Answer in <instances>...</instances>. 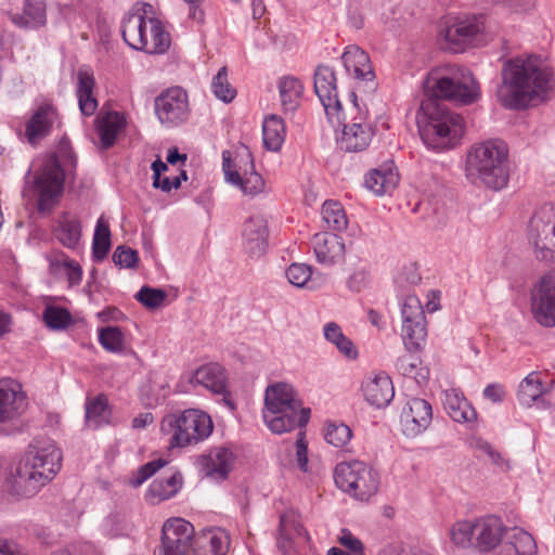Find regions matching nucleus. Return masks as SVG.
I'll list each match as a JSON object with an SVG mask.
<instances>
[{
    "label": "nucleus",
    "mask_w": 555,
    "mask_h": 555,
    "mask_svg": "<svg viewBox=\"0 0 555 555\" xmlns=\"http://www.w3.org/2000/svg\"><path fill=\"white\" fill-rule=\"evenodd\" d=\"M230 535L222 528H211L195 538L193 555H228Z\"/></svg>",
    "instance_id": "obj_29"
},
{
    "label": "nucleus",
    "mask_w": 555,
    "mask_h": 555,
    "mask_svg": "<svg viewBox=\"0 0 555 555\" xmlns=\"http://www.w3.org/2000/svg\"><path fill=\"white\" fill-rule=\"evenodd\" d=\"M401 336L409 352L418 351L427 336L426 319L403 321Z\"/></svg>",
    "instance_id": "obj_41"
},
{
    "label": "nucleus",
    "mask_w": 555,
    "mask_h": 555,
    "mask_svg": "<svg viewBox=\"0 0 555 555\" xmlns=\"http://www.w3.org/2000/svg\"><path fill=\"white\" fill-rule=\"evenodd\" d=\"M42 318L52 330H64L73 322L72 314L66 308L52 305L46 306Z\"/></svg>",
    "instance_id": "obj_50"
},
{
    "label": "nucleus",
    "mask_w": 555,
    "mask_h": 555,
    "mask_svg": "<svg viewBox=\"0 0 555 555\" xmlns=\"http://www.w3.org/2000/svg\"><path fill=\"white\" fill-rule=\"evenodd\" d=\"M443 408L447 414L457 423L472 424L477 420V412L460 389L451 388L443 392Z\"/></svg>",
    "instance_id": "obj_30"
},
{
    "label": "nucleus",
    "mask_w": 555,
    "mask_h": 555,
    "mask_svg": "<svg viewBox=\"0 0 555 555\" xmlns=\"http://www.w3.org/2000/svg\"><path fill=\"white\" fill-rule=\"evenodd\" d=\"M369 274L364 269L354 270L347 279V287L352 292H361L367 284Z\"/></svg>",
    "instance_id": "obj_62"
},
{
    "label": "nucleus",
    "mask_w": 555,
    "mask_h": 555,
    "mask_svg": "<svg viewBox=\"0 0 555 555\" xmlns=\"http://www.w3.org/2000/svg\"><path fill=\"white\" fill-rule=\"evenodd\" d=\"M324 338L336 346L338 351L348 359L358 357L357 348L353 343L345 336L341 327L336 322H328L323 327Z\"/></svg>",
    "instance_id": "obj_43"
},
{
    "label": "nucleus",
    "mask_w": 555,
    "mask_h": 555,
    "mask_svg": "<svg viewBox=\"0 0 555 555\" xmlns=\"http://www.w3.org/2000/svg\"><path fill=\"white\" fill-rule=\"evenodd\" d=\"M94 78L87 70L78 72L77 98L80 112L85 116H91L98 108V101L93 95Z\"/></svg>",
    "instance_id": "obj_37"
},
{
    "label": "nucleus",
    "mask_w": 555,
    "mask_h": 555,
    "mask_svg": "<svg viewBox=\"0 0 555 555\" xmlns=\"http://www.w3.org/2000/svg\"><path fill=\"white\" fill-rule=\"evenodd\" d=\"M362 391L366 402L377 409L387 406L395 396L392 382L385 374H377L364 380Z\"/></svg>",
    "instance_id": "obj_28"
},
{
    "label": "nucleus",
    "mask_w": 555,
    "mask_h": 555,
    "mask_svg": "<svg viewBox=\"0 0 555 555\" xmlns=\"http://www.w3.org/2000/svg\"><path fill=\"white\" fill-rule=\"evenodd\" d=\"M544 391L545 388L539 373L532 372L520 382L517 397L520 404L530 406Z\"/></svg>",
    "instance_id": "obj_44"
},
{
    "label": "nucleus",
    "mask_w": 555,
    "mask_h": 555,
    "mask_svg": "<svg viewBox=\"0 0 555 555\" xmlns=\"http://www.w3.org/2000/svg\"><path fill=\"white\" fill-rule=\"evenodd\" d=\"M182 486V476L175 472L168 476L156 478L147 490V498L152 503L168 500L176 495Z\"/></svg>",
    "instance_id": "obj_34"
},
{
    "label": "nucleus",
    "mask_w": 555,
    "mask_h": 555,
    "mask_svg": "<svg viewBox=\"0 0 555 555\" xmlns=\"http://www.w3.org/2000/svg\"><path fill=\"white\" fill-rule=\"evenodd\" d=\"M99 341L107 351L121 352L124 349L125 336L119 327L107 326L100 330Z\"/></svg>",
    "instance_id": "obj_51"
},
{
    "label": "nucleus",
    "mask_w": 555,
    "mask_h": 555,
    "mask_svg": "<svg viewBox=\"0 0 555 555\" xmlns=\"http://www.w3.org/2000/svg\"><path fill=\"white\" fill-rule=\"evenodd\" d=\"M212 429L214 424L210 416L196 409L168 414L160 423V431L168 437L169 448L197 444L207 439Z\"/></svg>",
    "instance_id": "obj_9"
},
{
    "label": "nucleus",
    "mask_w": 555,
    "mask_h": 555,
    "mask_svg": "<svg viewBox=\"0 0 555 555\" xmlns=\"http://www.w3.org/2000/svg\"><path fill=\"white\" fill-rule=\"evenodd\" d=\"M396 367L400 374L416 379L421 373V360L417 356L410 353L399 357Z\"/></svg>",
    "instance_id": "obj_54"
},
{
    "label": "nucleus",
    "mask_w": 555,
    "mask_h": 555,
    "mask_svg": "<svg viewBox=\"0 0 555 555\" xmlns=\"http://www.w3.org/2000/svg\"><path fill=\"white\" fill-rule=\"evenodd\" d=\"M167 464L166 460L158 459L142 465L131 477L130 485L139 487Z\"/></svg>",
    "instance_id": "obj_57"
},
{
    "label": "nucleus",
    "mask_w": 555,
    "mask_h": 555,
    "mask_svg": "<svg viewBox=\"0 0 555 555\" xmlns=\"http://www.w3.org/2000/svg\"><path fill=\"white\" fill-rule=\"evenodd\" d=\"M485 30L483 15H463L448 20L439 31L444 49L462 52Z\"/></svg>",
    "instance_id": "obj_13"
},
{
    "label": "nucleus",
    "mask_w": 555,
    "mask_h": 555,
    "mask_svg": "<svg viewBox=\"0 0 555 555\" xmlns=\"http://www.w3.org/2000/svg\"><path fill=\"white\" fill-rule=\"evenodd\" d=\"M341 61L349 75L358 80L373 83L375 75L371 66L370 57L364 50L356 46H350L341 55Z\"/></svg>",
    "instance_id": "obj_31"
},
{
    "label": "nucleus",
    "mask_w": 555,
    "mask_h": 555,
    "mask_svg": "<svg viewBox=\"0 0 555 555\" xmlns=\"http://www.w3.org/2000/svg\"><path fill=\"white\" fill-rule=\"evenodd\" d=\"M111 247V231L107 221L100 217L96 221L93 242L92 255L96 260H102L108 253Z\"/></svg>",
    "instance_id": "obj_47"
},
{
    "label": "nucleus",
    "mask_w": 555,
    "mask_h": 555,
    "mask_svg": "<svg viewBox=\"0 0 555 555\" xmlns=\"http://www.w3.org/2000/svg\"><path fill=\"white\" fill-rule=\"evenodd\" d=\"M476 450L489 456L491 462L500 467H509L508 462L498 452L488 441L477 439L475 441Z\"/></svg>",
    "instance_id": "obj_60"
},
{
    "label": "nucleus",
    "mask_w": 555,
    "mask_h": 555,
    "mask_svg": "<svg viewBox=\"0 0 555 555\" xmlns=\"http://www.w3.org/2000/svg\"><path fill=\"white\" fill-rule=\"evenodd\" d=\"M498 100L509 109H526L545 99L553 88L554 72L537 54L517 55L503 62Z\"/></svg>",
    "instance_id": "obj_1"
},
{
    "label": "nucleus",
    "mask_w": 555,
    "mask_h": 555,
    "mask_svg": "<svg viewBox=\"0 0 555 555\" xmlns=\"http://www.w3.org/2000/svg\"><path fill=\"white\" fill-rule=\"evenodd\" d=\"M243 242L245 250L251 257H260L268 245V224L262 216H251L243 227Z\"/></svg>",
    "instance_id": "obj_25"
},
{
    "label": "nucleus",
    "mask_w": 555,
    "mask_h": 555,
    "mask_svg": "<svg viewBox=\"0 0 555 555\" xmlns=\"http://www.w3.org/2000/svg\"><path fill=\"white\" fill-rule=\"evenodd\" d=\"M60 158H68L73 162L68 140L64 139L60 142L57 154L46 158L34 179L33 188L38 196L39 210L50 209L62 194L65 175Z\"/></svg>",
    "instance_id": "obj_10"
},
{
    "label": "nucleus",
    "mask_w": 555,
    "mask_h": 555,
    "mask_svg": "<svg viewBox=\"0 0 555 555\" xmlns=\"http://www.w3.org/2000/svg\"><path fill=\"white\" fill-rule=\"evenodd\" d=\"M85 408L86 424L88 427L96 429L103 425L109 424L112 412L105 396L99 395L93 399L87 400Z\"/></svg>",
    "instance_id": "obj_39"
},
{
    "label": "nucleus",
    "mask_w": 555,
    "mask_h": 555,
    "mask_svg": "<svg viewBox=\"0 0 555 555\" xmlns=\"http://www.w3.org/2000/svg\"><path fill=\"white\" fill-rule=\"evenodd\" d=\"M143 12H128L121 21V35L124 41L132 49L149 54H164L170 47V35L165 30L162 22L156 17H146V8Z\"/></svg>",
    "instance_id": "obj_8"
},
{
    "label": "nucleus",
    "mask_w": 555,
    "mask_h": 555,
    "mask_svg": "<svg viewBox=\"0 0 555 555\" xmlns=\"http://www.w3.org/2000/svg\"><path fill=\"white\" fill-rule=\"evenodd\" d=\"M486 399L493 403H501L505 398V389L501 384H489L482 391Z\"/></svg>",
    "instance_id": "obj_63"
},
{
    "label": "nucleus",
    "mask_w": 555,
    "mask_h": 555,
    "mask_svg": "<svg viewBox=\"0 0 555 555\" xmlns=\"http://www.w3.org/2000/svg\"><path fill=\"white\" fill-rule=\"evenodd\" d=\"M475 548L488 555H537L533 537L524 529L506 531L498 516L475 519Z\"/></svg>",
    "instance_id": "obj_3"
},
{
    "label": "nucleus",
    "mask_w": 555,
    "mask_h": 555,
    "mask_svg": "<svg viewBox=\"0 0 555 555\" xmlns=\"http://www.w3.org/2000/svg\"><path fill=\"white\" fill-rule=\"evenodd\" d=\"M11 22L23 29H37L47 23L46 3L43 0H24L22 8L7 11Z\"/></svg>",
    "instance_id": "obj_23"
},
{
    "label": "nucleus",
    "mask_w": 555,
    "mask_h": 555,
    "mask_svg": "<svg viewBox=\"0 0 555 555\" xmlns=\"http://www.w3.org/2000/svg\"><path fill=\"white\" fill-rule=\"evenodd\" d=\"M192 380L222 396V402L230 411L235 410V403L227 388V373L219 363H207L199 366L193 374Z\"/></svg>",
    "instance_id": "obj_21"
},
{
    "label": "nucleus",
    "mask_w": 555,
    "mask_h": 555,
    "mask_svg": "<svg viewBox=\"0 0 555 555\" xmlns=\"http://www.w3.org/2000/svg\"><path fill=\"white\" fill-rule=\"evenodd\" d=\"M374 137L373 126L360 124H344L341 135L337 142L339 149L346 152H362L371 143Z\"/></svg>",
    "instance_id": "obj_32"
},
{
    "label": "nucleus",
    "mask_w": 555,
    "mask_h": 555,
    "mask_svg": "<svg viewBox=\"0 0 555 555\" xmlns=\"http://www.w3.org/2000/svg\"><path fill=\"white\" fill-rule=\"evenodd\" d=\"M551 238H555V204H544L534 211L528 225V240L534 246L537 259H552L553 250L547 244Z\"/></svg>",
    "instance_id": "obj_14"
},
{
    "label": "nucleus",
    "mask_w": 555,
    "mask_h": 555,
    "mask_svg": "<svg viewBox=\"0 0 555 555\" xmlns=\"http://www.w3.org/2000/svg\"><path fill=\"white\" fill-rule=\"evenodd\" d=\"M57 117L56 109L44 104L39 106L25 126V135L31 145H36L43 138L50 134L53 124Z\"/></svg>",
    "instance_id": "obj_27"
},
{
    "label": "nucleus",
    "mask_w": 555,
    "mask_h": 555,
    "mask_svg": "<svg viewBox=\"0 0 555 555\" xmlns=\"http://www.w3.org/2000/svg\"><path fill=\"white\" fill-rule=\"evenodd\" d=\"M336 486L359 501H367L379 488L376 470L361 461L341 462L334 470Z\"/></svg>",
    "instance_id": "obj_11"
},
{
    "label": "nucleus",
    "mask_w": 555,
    "mask_h": 555,
    "mask_svg": "<svg viewBox=\"0 0 555 555\" xmlns=\"http://www.w3.org/2000/svg\"><path fill=\"white\" fill-rule=\"evenodd\" d=\"M425 93L435 99L470 104L480 95L479 85L470 70L460 66L433 69L424 82Z\"/></svg>",
    "instance_id": "obj_7"
},
{
    "label": "nucleus",
    "mask_w": 555,
    "mask_h": 555,
    "mask_svg": "<svg viewBox=\"0 0 555 555\" xmlns=\"http://www.w3.org/2000/svg\"><path fill=\"white\" fill-rule=\"evenodd\" d=\"M56 240L66 248L76 249L81 238V224L78 218L65 214L54 230Z\"/></svg>",
    "instance_id": "obj_36"
},
{
    "label": "nucleus",
    "mask_w": 555,
    "mask_h": 555,
    "mask_svg": "<svg viewBox=\"0 0 555 555\" xmlns=\"http://www.w3.org/2000/svg\"><path fill=\"white\" fill-rule=\"evenodd\" d=\"M339 543L346 547L352 555H364V545L360 539L354 537L349 530L344 529L339 537Z\"/></svg>",
    "instance_id": "obj_61"
},
{
    "label": "nucleus",
    "mask_w": 555,
    "mask_h": 555,
    "mask_svg": "<svg viewBox=\"0 0 555 555\" xmlns=\"http://www.w3.org/2000/svg\"><path fill=\"white\" fill-rule=\"evenodd\" d=\"M465 173L473 183H482L499 191L509 179L508 149L498 140H488L470 147L466 157Z\"/></svg>",
    "instance_id": "obj_4"
},
{
    "label": "nucleus",
    "mask_w": 555,
    "mask_h": 555,
    "mask_svg": "<svg viewBox=\"0 0 555 555\" xmlns=\"http://www.w3.org/2000/svg\"><path fill=\"white\" fill-rule=\"evenodd\" d=\"M285 125L281 117L271 115L263 120L262 140L267 150L278 152L285 140Z\"/></svg>",
    "instance_id": "obj_40"
},
{
    "label": "nucleus",
    "mask_w": 555,
    "mask_h": 555,
    "mask_svg": "<svg viewBox=\"0 0 555 555\" xmlns=\"http://www.w3.org/2000/svg\"><path fill=\"white\" fill-rule=\"evenodd\" d=\"M296 453H297V461H298L299 467L302 470H307L308 447H307V442L305 441V435L302 431L298 433V438L296 441Z\"/></svg>",
    "instance_id": "obj_64"
},
{
    "label": "nucleus",
    "mask_w": 555,
    "mask_h": 555,
    "mask_svg": "<svg viewBox=\"0 0 555 555\" xmlns=\"http://www.w3.org/2000/svg\"><path fill=\"white\" fill-rule=\"evenodd\" d=\"M417 126L423 142L441 151L453 147L464 134V119L434 100L422 103Z\"/></svg>",
    "instance_id": "obj_6"
},
{
    "label": "nucleus",
    "mask_w": 555,
    "mask_h": 555,
    "mask_svg": "<svg viewBox=\"0 0 555 555\" xmlns=\"http://www.w3.org/2000/svg\"><path fill=\"white\" fill-rule=\"evenodd\" d=\"M322 220L332 231H344L348 225V218L343 205L336 201H326L322 206Z\"/></svg>",
    "instance_id": "obj_46"
},
{
    "label": "nucleus",
    "mask_w": 555,
    "mask_h": 555,
    "mask_svg": "<svg viewBox=\"0 0 555 555\" xmlns=\"http://www.w3.org/2000/svg\"><path fill=\"white\" fill-rule=\"evenodd\" d=\"M431 404L421 398H411L402 408L400 425L406 438H415L423 434L431 424Z\"/></svg>",
    "instance_id": "obj_18"
},
{
    "label": "nucleus",
    "mask_w": 555,
    "mask_h": 555,
    "mask_svg": "<svg viewBox=\"0 0 555 555\" xmlns=\"http://www.w3.org/2000/svg\"><path fill=\"white\" fill-rule=\"evenodd\" d=\"M449 537L459 548L475 547V520H457L450 530Z\"/></svg>",
    "instance_id": "obj_45"
},
{
    "label": "nucleus",
    "mask_w": 555,
    "mask_h": 555,
    "mask_svg": "<svg viewBox=\"0 0 555 555\" xmlns=\"http://www.w3.org/2000/svg\"><path fill=\"white\" fill-rule=\"evenodd\" d=\"M211 91L217 99L224 103L232 102L236 96V90L228 79V68L221 67L211 81Z\"/></svg>",
    "instance_id": "obj_49"
},
{
    "label": "nucleus",
    "mask_w": 555,
    "mask_h": 555,
    "mask_svg": "<svg viewBox=\"0 0 555 555\" xmlns=\"http://www.w3.org/2000/svg\"><path fill=\"white\" fill-rule=\"evenodd\" d=\"M534 319L543 326H555V275H544L531 297Z\"/></svg>",
    "instance_id": "obj_19"
},
{
    "label": "nucleus",
    "mask_w": 555,
    "mask_h": 555,
    "mask_svg": "<svg viewBox=\"0 0 555 555\" xmlns=\"http://www.w3.org/2000/svg\"><path fill=\"white\" fill-rule=\"evenodd\" d=\"M288 282L296 287L317 289L326 282V276L313 273L312 268L306 263H292L286 270Z\"/></svg>",
    "instance_id": "obj_35"
},
{
    "label": "nucleus",
    "mask_w": 555,
    "mask_h": 555,
    "mask_svg": "<svg viewBox=\"0 0 555 555\" xmlns=\"http://www.w3.org/2000/svg\"><path fill=\"white\" fill-rule=\"evenodd\" d=\"M347 17L349 24L361 29L364 25L363 5L361 0H350L347 5Z\"/></svg>",
    "instance_id": "obj_59"
},
{
    "label": "nucleus",
    "mask_w": 555,
    "mask_h": 555,
    "mask_svg": "<svg viewBox=\"0 0 555 555\" xmlns=\"http://www.w3.org/2000/svg\"><path fill=\"white\" fill-rule=\"evenodd\" d=\"M399 183V173L392 160L371 169L364 177V186L375 195L390 194Z\"/></svg>",
    "instance_id": "obj_24"
},
{
    "label": "nucleus",
    "mask_w": 555,
    "mask_h": 555,
    "mask_svg": "<svg viewBox=\"0 0 555 555\" xmlns=\"http://www.w3.org/2000/svg\"><path fill=\"white\" fill-rule=\"evenodd\" d=\"M249 163L250 172H245L244 176H241L231 159L230 151L222 152V169L225 181L240 188L244 194L255 196L264 190V180L254 170L253 159Z\"/></svg>",
    "instance_id": "obj_22"
},
{
    "label": "nucleus",
    "mask_w": 555,
    "mask_h": 555,
    "mask_svg": "<svg viewBox=\"0 0 555 555\" xmlns=\"http://www.w3.org/2000/svg\"><path fill=\"white\" fill-rule=\"evenodd\" d=\"M402 322L426 319L421 300L415 295H408L401 308Z\"/></svg>",
    "instance_id": "obj_56"
},
{
    "label": "nucleus",
    "mask_w": 555,
    "mask_h": 555,
    "mask_svg": "<svg viewBox=\"0 0 555 555\" xmlns=\"http://www.w3.org/2000/svg\"><path fill=\"white\" fill-rule=\"evenodd\" d=\"M194 543L193 525L183 518H169L163 525L160 544L154 555H190Z\"/></svg>",
    "instance_id": "obj_15"
},
{
    "label": "nucleus",
    "mask_w": 555,
    "mask_h": 555,
    "mask_svg": "<svg viewBox=\"0 0 555 555\" xmlns=\"http://www.w3.org/2000/svg\"><path fill=\"white\" fill-rule=\"evenodd\" d=\"M310 416V409L302 408L294 387L288 383H275L266 389L262 417L274 434H283L304 427Z\"/></svg>",
    "instance_id": "obj_5"
},
{
    "label": "nucleus",
    "mask_w": 555,
    "mask_h": 555,
    "mask_svg": "<svg viewBox=\"0 0 555 555\" xmlns=\"http://www.w3.org/2000/svg\"><path fill=\"white\" fill-rule=\"evenodd\" d=\"M233 460V453L229 449L216 447L199 457L198 465L205 476L214 479H224L231 469Z\"/></svg>",
    "instance_id": "obj_26"
},
{
    "label": "nucleus",
    "mask_w": 555,
    "mask_h": 555,
    "mask_svg": "<svg viewBox=\"0 0 555 555\" xmlns=\"http://www.w3.org/2000/svg\"><path fill=\"white\" fill-rule=\"evenodd\" d=\"M280 531L282 534H289L293 537H301L306 534L305 528L301 525L298 515L293 512H285L280 517Z\"/></svg>",
    "instance_id": "obj_55"
},
{
    "label": "nucleus",
    "mask_w": 555,
    "mask_h": 555,
    "mask_svg": "<svg viewBox=\"0 0 555 555\" xmlns=\"http://www.w3.org/2000/svg\"><path fill=\"white\" fill-rule=\"evenodd\" d=\"M167 293L160 288L143 286L135 295V299L149 309H157L163 306Z\"/></svg>",
    "instance_id": "obj_53"
},
{
    "label": "nucleus",
    "mask_w": 555,
    "mask_h": 555,
    "mask_svg": "<svg viewBox=\"0 0 555 555\" xmlns=\"http://www.w3.org/2000/svg\"><path fill=\"white\" fill-rule=\"evenodd\" d=\"M279 92L284 112H295L300 104L304 86L298 78L283 77L279 81Z\"/></svg>",
    "instance_id": "obj_38"
},
{
    "label": "nucleus",
    "mask_w": 555,
    "mask_h": 555,
    "mask_svg": "<svg viewBox=\"0 0 555 555\" xmlns=\"http://www.w3.org/2000/svg\"><path fill=\"white\" fill-rule=\"evenodd\" d=\"M311 246L318 263L325 268H331L345 261L344 241L334 233L320 232L314 234L311 240Z\"/></svg>",
    "instance_id": "obj_20"
},
{
    "label": "nucleus",
    "mask_w": 555,
    "mask_h": 555,
    "mask_svg": "<svg viewBox=\"0 0 555 555\" xmlns=\"http://www.w3.org/2000/svg\"><path fill=\"white\" fill-rule=\"evenodd\" d=\"M314 91L331 124L340 122L341 103L338 100L336 76L332 67L320 65L314 73Z\"/></svg>",
    "instance_id": "obj_17"
},
{
    "label": "nucleus",
    "mask_w": 555,
    "mask_h": 555,
    "mask_svg": "<svg viewBox=\"0 0 555 555\" xmlns=\"http://www.w3.org/2000/svg\"><path fill=\"white\" fill-rule=\"evenodd\" d=\"M113 261L121 268H135L139 261V255L135 249L127 246H118L113 254Z\"/></svg>",
    "instance_id": "obj_58"
},
{
    "label": "nucleus",
    "mask_w": 555,
    "mask_h": 555,
    "mask_svg": "<svg viewBox=\"0 0 555 555\" xmlns=\"http://www.w3.org/2000/svg\"><path fill=\"white\" fill-rule=\"evenodd\" d=\"M324 438L333 447L343 449L350 442L352 431L349 426L343 423H332L326 427Z\"/></svg>",
    "instance_id": "obj_52"
},
{
    "label": "nucleus",
    "mask_w": 555,
    "mask_h": 555,
    "mask_svg": "<svg viewBox=\"0 0 555 555\" xmlns=\"http://www.w3.org/2000/svg\"><path fill=\"white\" fill-rule=\"evenodd\" d=\"M50 266L55 272L63 273L68 282L69 287L77 286L82 280V268L74 259L67 255L60 253L50 259Z\"/></svg>",
    "instance_id": "obj_42"
},
{
    "label": "nucleus",
    "mask_w": 555,
    "mask_h": 555,
    "mask_svg": "<svg viewBox=\"0 0 555 555\" xmlns=\"http://www.w3.org/2000/svg\"><path fill=\"white\" fill-rule=\"evenodd\" d=\"M351 101L347 108V114L344 112V108L341 107L340 111V122H338L336 119H334L335 126H343L344 124H360L361 126H372L371 122H369V111L365 106L361 107L358 103V99L356 93L350 94Z\"/></svg>",
    "instance_id": "obj_48"
},
{
    "label": "nucleus",
    "mask_w": 555,
    "mask_h": 555,
    "mask_svg": "<svg viewBox=\"0 0 555 555\" xmlns=\"http://www.w3.org/2000/svg\"><path fill=\"white\" fill-rule=\"evenodd\" d=\"M27 408L28 397L23 385L14 378H0V430L5 435L20 433Z\"/></svg>",
    "instance_id": "obj_12"
},
{
    "label": "nucleus",
    "mask_w": 555,
    "mask_h": 555,
    "mask_svg": "<svg viewBox=\"0 0 555 555\" xmlns=\"http://www.w3.org/2000/svg\"><path fill=\"white\" fill-rule=\"evenodd\" d=\"M155 113L166 127H176L185 122L190 115L186 92L180 87L163 91L155 99Z\"/></svg>",
    "instance_id": "obj_16"
},
{
    "label": "nucleus",
    "mask_w": 555,
    "mask_h": 555,
    "mask_svg": "<svg viewBox=\"0 0 555 555\" xmlns=\"http://www.w3.org/2000/svg\"><path fill=\"white\" fill-rule=\"evenodd\" d=\"M62 452L50 439H36L8 479L11 491L33 496L60 472Z\"/></svg>",
    "instance_id": "obj_2"
},
{
    "label": "nucleus",
    "mask_w": 555,
    "mask_h": 555,
    "mask_svg": "<svg viewBox=\"0 0 555 555\" xmlns=\"http://www.w3.org/2000/svg\"><path fill=\"white\" fill-rule=\"evenodd\" d=\"M125 127L126 118L124 114L118 112L99 114L95 118V129L100 137L102 149L107 150L113 146Z\"/></svg>",
    "instance_id": "obj_33"
}]
</instances>
